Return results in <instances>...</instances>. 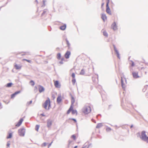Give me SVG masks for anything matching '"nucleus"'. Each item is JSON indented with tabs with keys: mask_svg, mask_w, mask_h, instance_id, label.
Masks as SVG:
<instances>
[{
	"mask_svg": "<svg viewBox=\"0 0 148 148\" xmlns=\"http://www.w3.org/2000/svg\"><path fill=\"white\" fill-rule=\"evenodd\" d=\"M145 133V131H142L141 132V137L140 138L143 141L148 143V136H147Z\"/></svg>",
	"mask_w": 148,
	"mask_h": 148,
	"instance_id": "nucleus-1",
	"label": "nucleus"
},
{
	"mask_svg": "<svg viewBox=\"0 0 148 148\" xmlns=\"http://www.w3.org/2000/svg\"><path fill=\"white\" fill-rule=\"evenodd\" d=\"M91 111V108L90 106H85L83 108V112L85 114H87Z\"/></svg>",
	"mask_w": 148,
	"mask_h": 148,
	"instance_id": "nucleus-2",
	"label": "nucleus"
},
{
	"mask_svg": "<svg viewBox=\"0 0 148 148\" xmlns=\"http://www.w3.org/2000/svg\"><path fill=\"white\" fill-rule=\"evenodd\" d=\"M25 130L24 128H22L18 130V134L20 136H23L25 134Z\"/></svg>",
	"mask_w": 148,
	"mask_h": 148,
	"instance_id": "nucleus-3",
	"label": "nucleus"
},
{
	"mask_svg": "<svg viewBox=\"0 0 148 148\" xmlns=\"http://www.w3.org/2000/svg\"><path fill=\"white\" fill-rule=\"evenodd\" d=\"M113 46L114 51L115 52L116 54V56L117 58L119 59H120L121 57L118 51L117 50V49L116 47L114 45H113Z\"/></svg>",
	"mask_w": 148,
	"mask_h": 148,
	"instance_id": "nucleus-4",
	"label": "nucleus"
},
{
	"mask_svg": "<svg viewBox=\"0 0 148 148\" xmlns=\"http://www.w3.org/2000/svg\"><path fill=\"white\" fill-rule=\"evenodd\" d=\"M111 28L114 30L115 31L118 29L117 26L115 22H114L111 25Z\"/></svg>",
	"mask_w": 148,
	"mask_h": 148,
	"instance_id": "nucleus-5",
	"label": "nucleus"
},
{
	"mask_svg": "<svg viewBox=\"0 0 148 148\" xmlns=\"http://www.w3.org/2000/svg\"><path fill=\"white\" fill-rule=\"evenodd\" d=\"M50 102V99H48L46 100L44 103L43 105V106L45 109H47V106L49 103Z\"/></svg>",
	"mask_w": 148,
	"mask_h": 148,
	"instance_id": "nucleus-6",
	"label": "nucleus"
},
{
	"mask_svg": "<svg viewBox=\"0 0 148 148\" xmlns=\"http://www.w3.org/2000/svg\"><path fill=\"white\" fill-rule=\"evenodd\" d=\"M52 121L50 119H48L47 120V126L48 128H49L51 127L52 125Z\"/></svg>",
	"mask_w": 148,
	"mask_h": 148,
	"instance_id": "nucleus-7",
	"label": "nucleus"
},
{
	"mask_svg": "<svg viewBox=\"0 0 148 148\" xmlns=\"http://www.w3.org/2000/svg\"><path fill=\"white\" fill-rule=\"evenodd\" d=\"M38 90L40 93H41L44 91L45 88L42 86L40 85H39L38 86Z\"/></svg>",
	"mask_w": 148,
	"mask_h": 148,
	"instance_id": "nucleus-8",
	"label": "nucleus"
},
{
	"mask_svg": "<svg viewBox=\"0 0 148 148\" xmlns=\"http://www.w3.org/2000/svg\"><path fill=\"white\" fill-rule=\"evenodd\" d=\"M71 55V52L70 51H66V53L65 54L64 56L65 58L66 59H68L69 58L70 56Z\"/></svg>",
	"mask_w": 148,
	"mask_h": 148,
	"instance_id": "nucleus-9",
	"label": "nucleus"
},
{
	"mask_svg": "<svg viewBox=\"0 0 148 148\" xmlns=\"http://www.w3.org/2000/svg\"><path fill=\"white\" fill-rule=\"evenodd\" d=\"M106 12L107 13L109 14L110 15H111L112 14L111 12V11L110 9L109 8V5H106Z\"/></svg>",
	"mask_w": 148,
	"mask_h": 148,
	"instance_id": "nucleus-10",
	"label": "nucleus"
},
{
	"mask_svg": "<svg viewBox=\"0 0 148 148\" xmlns=\"http://www.w3.org/2000/svg\"><path fill=\"white\" fill-rule=\"evenodd\" d=\"M121 86H122V88L123 89V90H125V85L124 84V82H123V79L122 77H121Z\"/></svg>",
	"mask_w": 148,
	"mask_h": 148,
	"instance_id": "nucleus-11",
	"label": "nucleus"
},
{
	"mask_svg": "<svg viewBox=\"0 0 148 148\" xmlns=\"http://www.w3.org/2000/svg\"><path fill=\"white\" fill-rule=\"evenodd\" d=\"M20 92V91H17L14 92V93L12 94L11 95V98H13L15 97V95H16L19 93Z\"/></svg>",
	"mask_w": 148,
	"mask_h": 148,
	"instance_id": "nucleus-12",
	"label": "nucleus"
},
{
	"mask_svg": "<svg viewBox=\"0 0 148 148\" xmlns=\"http://www.w3.org/2000/svg\"><path fill=\"white\" fill-rule=\"evenodd\" d=\"M54 85L55 86L58 88H60V85L59 84L58 81L56 80L54 82Z\"/></svg>",
	"mask_w": 148,
	"mask_h": 148,
	"instance_id": "nucleus-13",
	"label": "nucleus"
},
{
	"mask_svg": "<svg viewBox=\"0 0 148 148\" xmlns=\"http://www.w3.org/2000/svg\"><path fill=\"white\" fill-rule=\"evenodd\" d=\"M133 77L134 78H137L139 77L138 75L137 72H133L132 73Z\"/></svg>",
	"mask_w": 148,
	"mask_h": 148,
	"instance_id": "nucleus-14",
	"label": "nucleus"
},
{
	"mask_svg": "<svg viewBox=\"0 0 148 148\" xmlns=\"http://www.w3.org/2000/svg\"><path fill=\"white\" fill-rule=\"evenodd\" d=\"M23 120V119H22V118L21 119L19 120L18 121V122L17 123V124L16 125V126L17 127L21 125Z\"/></svg>",
	"mask_w": 148,
	"mask_h": 148,
	"instance_id": "nucleus-15",
	"label": "nucleus"
},
{
	"mask_svg": "<svg viewBox=\"0 0 148 148\" xmlns=\"http://www.w3.org/2000/svg\"><path fill=\"white\" fill-rule=\"evenodd\" d=\"M101 18L103 20V21L104 22L107 19V17L105 14H102L101 16Z\"/></svg>",
	"mask_w": 148,
	"mask_h": 148,
	"instance_id": "nucleus-16",
	"label": "nucleus"
},
{
	"mask_svg": "<svg viewBox=\"0 0 148 148\" xmlns=\"http://www.w3.org/2000/svg\"><path fill=\"white\" fill-rule=\"evenodd\" d=\"M62 100L61 96H59L57 99V102L58 103H60Z\"/></svg>",
	"mask_w": 148,
	"mask_h": 148,
	"instance_id": "nucleus-17",
	"label": "nucleus"
},
{
	"mask_svg": "<svg viewBox=\"0 0 148 148\" xmlns=\"http://www.w3.org/2000/svg\"><path fill=\"white\" fill-rule=\"evenodd\" d=\"M15 64L14 65V66L16 69L18 70L21 69V66L20 65H18V64H16L15 63Z\"/></svg>",
	"mask_w": 148,
	"mask_h": 148,
	"instance_id": "nucleus-18",
	"label": "nucleus"
},
{
	"mask_svg": "<svg viewBox=\"0 0 148 148\" xmlns=\"http://www.w3.org/2000/svg\"><path fill=\"white\" fill-rule=\"evenodd\" d=\"M66 27V25L65 24H64V25L61 26L60 28L61 30H64Z\"/></svg>",
	"mask_w": 148,
	"mask_h": 148,
	"instance_id": "nucleus-19",
	"label": "nucleus"
},
{
	"mask_svg": "<svg viewBox=\"0 0 148 148\" xmlns=\"http://www.w3.org/2000/svg\"><path fill=\"white\" fill-rule=\"evenodd\" d=\"M103 126L102 123H98L97 125L96 126V128H99L101 127H102Z\"/></svg>",
	"mask_w": 148,
	"mask_h": 148,
	"instance_id": "nucleus-20",
	"label": "nucleus"
},
{
	"mask_svg": "<svg viewBox=\"0 0 148 148\" xmlns=\"http://www.w3.org/2000/svg\"><path fill=\"white\" fill-rule=\"evenodd\" d=\"M12 85L13 84L12 83L10 82L7 83L5 85V86L7 87L10 88L11 87Z\"/></svg>",
	"mask_w": 148,
	"mask_h": 148,
	"instance_id": "nucleus-21",
	"label": "nucleus"
},
{
	"mask_svg": "<svg viewBox=\"0 0 148 148\" xmlns=\"http://www.w3.org/2000/svg\"><path fill=\"white\" fill-rule=\"evenodd\" d=\"M75 102V100L74 97L73 96H71V104L72 105H73Z\"/></svg>",
	"mask_w": 148,
	"mask_h": 148,
	"instance_id": "nucleus-22",
	"label": "nucleus"
},
{
	"mask_svg": "<svg viewBox=\"0 0 148 148\" xmlns=\"http://www.w3.org/2000/svg\"><path fill=\"white\" fill-rule=\"evenodd\" d=\"M12 133H9L8 135L7 136V138L8 139L10 138L12 136Z\"/></svg>",
	"mask_w": 148,
	"mask_h": 148,
	"instance_id": "nucleus-23",
	"label": "nucleus"
},
{
	"mask_svg": "<svg viewBox=\"0 0 148 148\" xmlns=\"http://www.w3.org/2000/svg\"><path fill=\"white\" fill-rule=\"evenodd\" d=\"M47 10L46 9H44L43 12L42 13V14L41 16H42L45 15L46 14V12H47Z\"/></svg>",
	"mask_w": 148,
	"mask_h": 148,
	"instance_id": "nucleus-24",
	"label": "nucleus"
},
{
	"mask_svg": "<svg viewBox=\"0 0 148 148\" xmlns=\"http://www.w3.org/2000/svg\"><path fill=\"white\" fill-rule=\"evenodd\" d=\"M103 35L106 37H107L108 36L107 33L106 31H103Z\"/></svg>",
	"mask_w": 148,
	"mask_h": 148,
	"instance_id": "nucleus-25",
	"label": "nucleus"
},
{
	"mask_svg": "<svg viewBox=\"0 0 148 148\" xmlns=\"http://www.w3.org/2000/svg\"><path fill=\"white\" fill-rule=\"evenodd\" d=\"M85 73V71L84 69H82L81 70V71L80 73V74L81 75H84Z\"/></svg>",
	"mask_w": 148,
	"mask_h": 148,
	"instance_id": "nucleus-26",
	"label": "nucleus"
},
{
	"mask_svg": "<svg viewBox=\"0 0 148 148\" xmlns=\"http://www.w3.org/2000/svg\"><path fill=\"white\" fill-rule=\"evenodd\" d=\"M39 127H40V125H36L35 126L36 130V131H37L38 132Z\"/></svg>",
	"mask_w": 148,
	"mask_h": 148,
	"instance_id": "nucleus-27",
	"label": "nucleus"
},
{
	"mask_svg": "<svg viewBox=\"0 0 148 148\" xmlns=\"http://www.w3.org/2000/svg\"><path fill=\"white\" fill-rule=\"evenodd\" d=\"M61 57V54L60 53H58L57 54V58L58 60H60Z\"/></svg>",
	"mask_w": 148,
	"mask_h": 148,
	"instance_id": "nucleus-28",
	"label": "nucleus"
},
{
	"mask_svg": "<svg viewBox=\"0 0 148 148\" xmlns=\"http://www.w3.org/2000/svg\"><path fill=\"white\" fill-rule=\"evenodd\" d=\"M107 127L106 128V131L107 132H109L111 131V129L110 127Z\"/></svg>",
	"mask_w": 148,
	"mask_h": 148,
	"instance_id": "nucleus-29",
	"label": "nucleus"
},
{
	"mask_svg": "<svg viewBox=\"0 0 148 148\" xmlns=\"http://www.w3.org/2000/svg\"><path fill=\"white\" fill-rule=\"evenodd\" d=\"M29 83H30L31 84V85L32 86H34L35 84L34 82L32 80H31L30 81V82H29Z\"/></svg>",
	"mask_w": 148,
	"mask_h": 148,
	"instance_id": "nucleus-30",
	"label": "nucleus"
},
{
	"mask_svg": "<svg viewBox=\"0 0 148 148\" xmlns=\"http://www.w3.org/2000/svg\"><path fill=\"white\" fill-rule=\"evenodd\" d=\"M72 111V114H74L75 113H76V114H77V112L76 110H73L72 111Z\"/></svg>",
	"mask_w": 148,
	"mask_h": 148,
	"instance_id": "nucleus-31",
	"label": "nucleus"
},
{
	"mask_svg": "<svg viewBox=\"0 0 148 148\" xmlns=\"http://www.w3.org/2000/svg\"><path fill=\"white\" fill-rule=\"evenodd\" d=\"M71 138H73L74 140H75L76 139V136L74 134L73 135L71 136Z\"/></svg>",
	"mask_w": 148,
	"mask_h": 148,
	"instance_id": "nucleus-32",
	"label": "nucleus"
},
{
	"mask_svg": "<svg viewBox=\"0 0 148 148\" xmlns=\"http://www.w3.org/2000/svg\"><path fill=\"white\" fill-rule=\"evenodd\" d=\"M148 86L147 85H146V86H144V88L143 90V92H145V91H144V89H145V90H146L147 89V88Z\"/></svg>",
	"mask_w": 148,
	"mask_h": 148,
	"instance_id": "nucleus-33",
	"label": "nucleus"
},
{
	"mask_svg": "<svg viewBox=\"0 0 148 148\" xmlns=\"http://www.w3.org/2000/svg\"><path fill=\"white\" fill-rule=\"evenodd\" d=\"M72 82L73 85H74L76 82L75 79V78H73L72 80Z\"/></svg>",
	"mask_w": 148,
	"mask_h": 148,
	"instance_id": "nucleus-34",
	"label": "nucleus"
},
{
	"mask_svg": "<svg viewBox=\"0 0 148 148\" xmlns=\"http://www.w3.org/2000/svg\"><path fill=\"white\" fill-rule=\"evenodd\" d=\"M23 60H25V61L27 62H29V63H31V61L30 60H27V59H23Z\"/></svg>",
	"mask_w": 148,
	"mask_h": 148,
	"instance_id": "nucleus-35",
	"label": "nucleus"
},
{
	"mask_svg": "<svg viewBox=\"0 0 148 148\" xmlns=\"http://www.w3.org/2000/svg\"><path fill=\"white\" fill-rule=\"evenodd\" d=\"M73 105H72V104H71L70 108L69 109V110H70L71 111H72L73 110H74V109H73Z\"/></svg>",
	"mask_w": 148,
	"mask_h": 148,
	"instance_id": "nucleus-36",
	"label": "nucleus"
},
{
	"mask_svg": "<svg viewBox=\"0 0 148 148\" xmlns=\"http://www.w3.org/2000/svg\"><path fill=\"white\" fill-rule=\"evenodd\" d=\"M69 119L71 120L74 121V122L76 123L77 122L76 120L74 118H69Z\"/></svg>",
	"mask_w": 148,
	"mask_h": 148,
	"instance_id": "nucleus-37",
	"label": "nucleus"
},
{
	"mask_svg": "<svg viewBox=\"0 0 148 148\" xmlns=\"http://www.w3.org/2000/svg\"><path fill=\"white\" fill-rule=\"evenodd\" d=\"M92 144L90 143L88 145V146L86 148H91L92 147ZM86 147L85 146V147Z\"/></svg>",
	"mask_w": 148,
	"mask_h": 148,
	"instance_id": "nucleus-38",
	"label": "nucleus"
},
{
	"mask_svg": "<svg viewBox=\"0 0 148 148\" xmlns=\"http://www.w3.org/2000/svg\"><path fill=\"white\" fill-rule=\"evenodd\" d=\"M47 143H44L42 144L41 146L42 147L43 146H46L47 145Z\"/></svg>",
	"mask_w": 148,
	"mask_h": 148,
	"instance_id": "nucleus-39",
	"label": "nucleus"
},
{
	"mask_svg": "<svg viewBox=\"0 0 148 148\" xmlns=\"http://www.w3.org/2000/svg\"><path fill=\"white\" fill-rule=\"evenodd\" d=\"M65 40H66V44H67V45L70 44L69 43L68 40H67V38H66L65 39Z\"/></svg>",
	"mask_w": 148,
	"mask_h": 148,
	"instance_id": "nucleus-40",
	"label": "nucleus"
},
{
	"mask_svg": "<svg viewBox=\"0 0 148 148\" xmlns=\"http://www.w3.org/2000/svg\"><path fill=\"white\" fill-rule=\"evenodd\" d=\"M34 90L35 92H36L38 90V88L37 86H35L34 87Z\"/></svg>",
	"mask_w": 148,
	"mask_h": 148,
	"instance_id": "nucleus-41",
	"label": "nucleus"
},
{
	"mask_svg": "<svg viewBox=\"0 0 148 148\" xmlns=\"http://www.w3.org/2000/svg\"><path fill=\"white\" fill-rule=\"evenodd\" d=\"M110 2V0H106V5H109V4Z\"/></svg>",
	"mask_w": 148,
	"mask_h": 148,
	"instance_id": "nucleus-42",
	"label": "nucleus"
},
{
	"mask_svg": "<svg viewBox=\"0 0 148 148\" xmlns=\"http://www.w3.org/2000/svg\"><path fill=\"white\" fill-rule=\"evenodd\" d=\"M72 77L73 78H74L75 77V74L74 73H73L71 75Z\"/></svg>",
	"mask_w": 148,
	"mask_h": 148,
	"instance_id": "nucleus-43",
	"label": "nucleus"
},
{
	"mask_svg": "<svg viewBox=\"0 0 148 148\" xmlns=\"http://www.w3.org/2000/svg\"><path fill=\"white\" fill-rule=\"evenodd\" d=\"M10 141H8L7 144V146L9 147L10 145Z\"/></svg>",
	"mask_w": 148,
	"mask_h": 148,
	"instance_id": "nucleus-44",
	"label": "nucleus"
},
{
	"mask_svg": "<svg viewBox=\"0 0 148 148\" xmlns=\"http://www.w3.org/2000/svg\"><path fill=\"white\" fill-rule=\"evenodd\" d=\"M71 111V110L69 109L67 111V114H69L70 112Z\"/></svg>",
	"mask_w": 148,
	"mask_h": 148,
	"instance_id": "nucleus-45",
	"label": "nucleus"
},
{
	"mask_svg": "<svg viewBox=\"0 0 148 148\" xmlns=\"http://www.w3.org/2000/svg\"><path fill=\"white\" fill-rule=\"evenodd\" d=\"M48 104H49V106H48V110H49V108L51 107L50 102V103H49Z\"/></svg>",
	"mask_w": 148,
	"mask_h": 148,
	"instance_id": "nucleus-46",
	"label": "nucleus"
},
{
	"mask_svg": "<svg viewBox=\"0 0 148 148\" xmlns=\"http://www.w3.org/2000/svg\"><path fill=\"white\" fill-rule=\"evenodd\" d=\"M132 64H131V66H134V63L132 61Z\"/></svg>",
	"mask_w": 148,
	"mask_h": 148,
	"instance_id": "nucleus-47",
	"label": "nucleus"
},
{
	"mask_svg": "<svg viewBox=\"0 0 148 148\" xmlns=\"http://www.w3.org/2000/svg\"><path fill=\"white\" fill-rule=\"evenodd\" d=\"M2 108L1 103L0 102V109H1Z\"/></svg>",
	"mask_w": 148,
	"mask_h": 148,
	"instance_id": "nucleus-48",
	"label": "nucleus"
},
{
	"mask_svg": "<svg viewBox=\"0 0 148 148\" xmlns=\"http://www.w3.org/2000/svg\"><path fill=\"white\" fill-rule=\"evenodd\" d=\"M59 63L60 64H63V61H62V60H61L60 62Z\"/></svg>",
	"mask_w": 148,
	"mask_h": 148,
	"instance_id": "nucleus-49",
	"label": "nucleus"
},
{
	"mask_svg": "<svg viewBox=\"0 0 148 148\" xmlns=\"http://www.w3.org/2000/svg\"><path fill=\"white\" fill-rule=\"evenodd\" d=\"M67 45V47H68L69 49L70 48V46L71 45L70 44H69Z\"/></svg>",
	"mask_w": 148,
	"mask_h": 148,
	"instance_id": "nucleus-50",
	"label": "nucleus"
},
{
	"mask_svg": "<svg viewBox=\"0 0 148 148\" xmlns=\"http://www.w3.org/2000/svg\"><path fill=\"white\" fill-rule=\"evenodd\" d=\"M53 143V141H52L50 143L49 145H48V147H50V146H51V144H52V143Z\"/></svg>",
	"mask_w": 148,
	"mask_h": 148,
	"instance_id": "nucleus-51",
	"label": "nucleus"
},
{
	"mask_svg": "<svg viewBox=\"0 0 148 148\" xmlns=\"http://www.w3.org/2000/svg\"><path fill=\"white\" fill-rule=\"evenodd\" d=\"M32 103V100L29 101V104H30Z\"/></svg>",
	"mask_w": 148,
	"mask_h": 148,
	"instance_id": "nucleus-52",
	"label": "nucleus"
},
{
	"mask_svg": "<svg viewBox=\"0 0 148 148\" xmlns=\"http://www.w3.org/2000/svg\"><path fill=\"white\" fill-rule=\"evenodd\" d=\"M40 115L42 116H45V115L43 113H42V114H40Z\"/></svg>",
	"mask_w": 148,
	"mask_h": 148,
	"instance_id": "nucleus-53",
	"label": "nucleus"
},
{
	"mask_svg": "<svg viewBox=\"0 0 148 148\" xmlns=\"http://www.w3.org/2000/svg\"><path fill=\"white\" fill-rule=\"evenodd\" d=\"M69 144H71L72 143V141L69 140Z\"/></svg>",
	"mask_w": 148,
	"mask_h": 148,
	"instance_id": "nucleus-54",
	"label": "nucleus"
},
{
	"mask_svg": "<svg viewBox=\"0 0 148 148\" xmlns=\"http://www.w3.org/2000/svg\"><path fill=\"white\" fill-rule=\"evenodd\" d=\"M124 80H125V82L126 83H127V81H126V79L125 78H124Z\"/></svg>",
	"mask_w": 148,
	"mask_h": 148,
	"instance_id": "nucleus-55",
	"label": "nucleus"
},
{
	"mask_svg": "<svg viewBox=\"0 0 148 148\" xmlns=\"http://www.w3.org/2000/svg\"><path fill=\"white\" fill-rule=\"evenodd\" d=\"M43 3L45 5V0H43Z\"/></svg>",
	"mask_w": 148,
	"mask_h": 148,
	"instance_id": "nucleus-56",
	"label": "nucleus"
},
{
	"mask_svg": "<svg viewBox=\"0 0 148 148\" xmlns=\"http://www.w3.org/2000/svg\"><path fill=\"white\" fill-rule=\"evenodd\" d=\"M133 127V125H132L131 126H130V128H132V127Z\"/></svg>",
	"mask_w": 148,
	"mask_h": 148,
	"instance_id": "nucleus-57",
	"label": "nucleus"
},
{
	"mask_svg": "<svg viewBox=\"0 0 148 148\" xmlns=\"http://www.w3.org/2000/svg\"><path fill=\"white\" fill-rule=\"evenodd\" d=\"M104 4V3H102L101 5V6L102 7V6H103V5Z\"/></svg>",
	"mask_w": 148,
	"mask_h": 148,
	"instance_id": "nucleus-58",
	"label": "nucleus"
},
{
	"mask_svg": "<svg viewBox=\"0 0 148 148\" xmlns=\"http://www.w3.org/2000/svg\"><path fill=\"white\" fill-rule=\"evenodd\" d=\"M50 28V29L49 28V31H51V27H49Z\"/></svg>",
	"mask_w": 148,
	"mask_h": 148,
	"instance_id": "nucleus-59",
	"label": "nucleus"
},
{
	"mask_svg": "<svg viewBox=\"0 0 148 148\" xmlns=\"http://www.w3.org/2000/svg\"><path fill=\"white\" fill-rule=\"evenodd\" d=\"M64 60V58H62L61 59V60H62V61H63V60Z\"/></svg>",
	"mask_w": 148,
	"mask_h": 148,
	"instance_id": "nucleus-60",
	"label": "nucleus"
},
{
	"mask_svg": "<svg viewBox=\"0 0 148 148\" xmlns=\"http://www.w3.org/2000/svg\"><path fill=\"white\" fill-rule=\"evenodd\" d=\"M77 146H75V147H74V148H77Z\"/></svg>",
	"mask_w": 148,
	"mask_h": 148,
	"instance_id": "nucleus-61",
	"label": "nucleus"
},
{
	"mask_svg": "<svg viewBox=\"0 0 148 148\" xmlns=\"http://www.w3.org/2000/svg\"><path fill=\"white\" fill-rule=\"evenodd\" d=\"M36 2L37 3H38L37 0H35Z\"/></svg>",
	"mask_w": 148,
	"mask_h": 148,
	"instance_id": "nucleus-62",
	"label": "nucleus"
},
{
	"mask_svg": "<svg viewBox=\"0 0 148 148\" xmlns=\"http://www.w3.org/2000/svg\"><path fill=\"white\" fill-rule=\"evenodd\" d=\"M97 116H101V115L100 114H98V115Z\"/></svg>",
	"mask_w": 148,
	"mask_h": 148,
	"instance_id": "nucleus-63",
	"label": "nucleus"
},
{
	"mask_svg": "<svg viewBox=\"0 0 148 148\" xmlns=\"http://www.w3.org/2000/svg\"><path fill=\"white\" fill-rule=\"evenodd\" d=\"M82 148H85V146L84 147H82Z\"/></svg>",
	"mask_w": 148,
	"mask_h": 148,
	"instance_id": "nucleus-64",
	"label": "nucleus"
}]
</instances>
